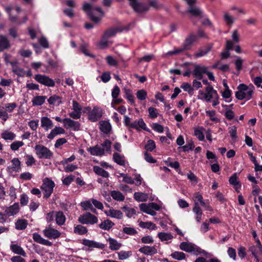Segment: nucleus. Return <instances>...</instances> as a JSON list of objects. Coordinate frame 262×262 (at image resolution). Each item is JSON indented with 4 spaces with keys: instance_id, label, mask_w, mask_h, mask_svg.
Returning <instances> with one entry per match:
<instances>
[{
    "instance_id": "obj_55",
    "label": "nucleus",
    "mask_w": 262,
    "mask_h": 262,
    "mask_svg": "<svg viewBox=\"0 0 262 262\" xmlns=\"http://www.w3.org/2000/svg\"><path fill=\"white\" fill-rule=\"evenodd\" d=\"M210 50L211 47H207L204 49H201L195 53L194 56L196 58L202 57L207 54Z\"/></svg>"
},
{
    "instance_id": "obj_57",
    "label": "nucleus",
    "mask_w": 262,
    "mask_h": 262,
    "mask_svg": "<svg viewBox=\"0 0 262 262\" xmlns=\"http://www.w3.org/2000/svg\"><path fill=\"white\" fill-rule=\"evenodd\" d=\"M9 118V115L5 110V107L0 105V119L6 121Z\"/></svg>"
},
{
    "instance_id": "obj_16",
    "label": "nucleus",
    "mask_w": 262,
    "mask_h": 262,
    "mask_svg": "<svg viewBox=\"0 0 262 262\" xmlns=\"http://www.w3.org/2000/svg\"><path fill=\"white\" fill-rule=\"evenodd\" d=\"M102 116V110L98 107H94L89 113V119L92 122H95Z\"/></svg>"
},
{
    "instance_id": "obj_30",
    "label": "nucleus",
    "mask_w": 262,
    "mask_h": 262,
    "mask_svg": "<svg viewBox=\"0 0 262 262\" xmlns=\"http://www.w3.org/2000/svg\"><path fill=\"white\" fill-rule=\"evenodd\" d=\"M10 249L15 254L21 255L24 257L26 256V253L24 249L20 246L16 244L11 245Z\"/></svg>"
},
{
    "instance_id": "obj_64",
    "label": "nucleus",
    "mask_w": 262,
    "mask_h": 262,
    "mask_svg": "<svg viewBox=\"0 0 262 262\" xmlns=\"http://www.w3.org/2000/svg\"><path fill=\"white\" fill-rule=\"evenodd\" d=\"M123 209L126 213V215L129 217H131L136 213V210L133 208H129L124 207H123Z\"/></svg>"
},
{
    "instance_id": "obj_61",
    "label": "nucleus",
    "mask_w": 262,
    "mask_h": 262,
    "mask_svg": "<svg viewBox=\"0 0 262 262\" xmlns=\"http://www.w3.org/2000/svg\"><path fill=\"white\" fill-rule=\"evenodd\" d=\"M148 111L149 118L154 119L158 117L159 113L157 109L152 107H150L148 108Z\"/></svg>"
},
{
    "instance_id": "obj_39",
    "label": "nucleus",
    "mask_w": 262,
    "mask_h": 262,
    "mask_svg": "<svg viewBox=\"0 0 262 262\" xmlns=\"http://www.w3.org/2000/svg\"><path fill=\"white\" fill-rule=\"evenodd\" d=\"M48 102L50 105H56L57 106L62 103L61 98L56 95L51 96L48 99Z\"/></svg>"
},
{
    "instance_id": "obj_21",
    "label": "nucleus",
    "mask_w": 262,
    "mask_h": 262,
    "mask_svg": "<svg viewBox=\"0 0 262 262\" xmlns=\"http://www.w3.org/2000/svg\"><path fill=\"white\" fill-rule=\"evenodd\" d=\"M249 251L254 257L256 262H259V258L262 257V246H252L249 248Z\"/></svg>"
},
{
    "instance_id": "obj_38",
    "label": "nucleus",
    "mask_w": 262,
    "mask_h": 262,
    "mask_svg": "<svg viewBox=\"0 0 262 262\" xmlns=\"http://www.w3.org/2000/svg\"><path fill=\"white\" fill-rule=\"evenodd\" d=\"M193 200L194 202V205L205 206V202L203 201V196L199 192H196L193 194Z\"/></svg>"
},
{
    "instance_id": "obj_17",
    "label": "nucleus",
    "mask_w": 262,
    "mask_h": 262,
    "mask_svg": "<svg viewBox=\"0 0 262 262\" xmlns=\"http://www.w3.org/2000/svg\"><path fill=\"white\" fill-rule=\"evenodd\" d=\"M158 246L154 245L153 246H144L141 247L139 251L146 255H152L156 254L158 252L157 250Z\"/></svg>"
},
{
    "instance_id": "obj_2",
    "label": "nucleus",
    "mask_w": 262,
    "mask_h": 262,
    "mask_svg": "<svg viewBox=\"0 0 262 262\" xmlns=\"http://www.w3.org/2000/svg\"><path fill=\"white\" fill-rule=\"evenodd\" d=\"M83 10L95 23L100 22L104 15L100 8L99 7L93 8L91 4L88 3L83 4Z\"/></svg>"
},
{
    "instance_id": "obj_10",
    "label": "nucleus",
    "mask_w": 262,
    "mask_h": 262,
    "mask_svg": "<svg viewBox=\"0 0 262 262\" xmlns=\"http://www.w3.org/2000/svg\"><path fill=\"white\" fill-rule=\"evenodd\" d=\"M114 32L113 30H110L106 31L102 39L97 43V47L99 49H104L106 48L110 43L113 42L112 41H110L108 39L111 37L113 36Z\"/></svg>"
},
{
    "instance_id": "obj_5",
    "label": "nucleus",
    "mask_w": 262,
    "mask_h": 262,
    "mask_svg": "<svg viewBox=\"0 0 262 262\" xmlns=\"http://www.w3.org/2000/svg\"><path fill=\"white\" fill-rule=\"evenodd\" d=\"M197 39L198 36L190 34L186 38L182 48L169 51L167 53V54H177L183 52L185 50L189 49L191 47V45L197 40Z\"/></svg>"
},
{
    "instance_id": "obj_15",
    "label": "nucleus",
    "mask_w": 262,
    "mask_h": 262,
    "mask_svg": "<svg viewBox=\"0 0 262 262\" xmlns=\"http://www.w3.org/2000/svg\"><path fill=\"white\" fill-rule=\"evenodd\" d=\"M11 166L7 167V171L9 172H19L21 170V162L17 158H14L11 160Z\"/></svg>"
},
{
    "instance_id": "obj_32",
    "label": "nucleus",
    "mask_w": 262,
    "mask_h": 262,
    "mask_svg": "<svg viewBox=\"0 0 262 262\" xmlns=\"http://www.w3.org/2000/svg\"><path fill=\"white\" fill-rule=\"evenodd\" d=\"M28 224V221L25 219H18L15 223L17 230H23L26 228Z\"/></svg>"
},
{
    "instance_id": "obj_33",
    "label": "nucleus",
    "mask_w": 262,
    "mask_h": 262,
    "mask_svg": "<svg viewBox=\"0 0 262 262\" xmlns=\"http://www.w3.org/2000/svg\"><path fill=\"white\" fill-rule=\"evenodd\" d=\"M80 206L84 210H90L93 212L96 213V209L93 207L91 200L81 202Z\"/></svg>"
},
{
    "instance_id": "obj_3",
    "label": "nucleus",
    "mask_w": 262,
    "mask_h": 262,
    "mask_svg": "<svg viewBox=\"0 0 262 262\" xmlns=\"http://www.w3.org/2000/svg\"><path fill=\"white\" fill-rule=\"evenodd\" d=\"M254 91V87L252 85L248 86L245 84H240L235 93V97L238 100L244 99L248 101L252 98Z\"/></svg>"
},
{
    "instance_id": "obj_60",
    "label": "nucleus",
    "mask_w": 262,
    "mask_h": 262,
    "mask_svg": "<svg viewBox=\"0 0 262 262\" xmlns=\"http://www.w3.org/2000/svg\"><path fill=\"white\" fill-rule=\"evenodd\" d=\"M26 164L28 166H31L35 163L36 160L33 156L27 155L25 156Z\"/></svg>"
},
{
    "instance_id": "obj_63",
    "label": "nucleus",
    "mask_w": 262,
    "mask_h": 262,
    "mask_svg": "<svg viewBox=\"0 0 262 262\" xmlns=\"http://www.w3.org/2000/svg\"><path fill=\"white\" fill-rule=\"evenodd\" d=\"M145 149L148 151H152L156 148L155 142L152 140H149L145 147Z\"/></svg>"
},
{
    "instance_id": "obj_22",
    "label": "nucleus",
    "mask_w": 262,
    "mask_h": 262,
    "mask_svg": "<svg viewBox=\"0 0 262 262\" xmlns=\"http://www.w3.org/2000/svg\"><path fill=\"white\" fill-rule=\"evenodd\" d=\"M65 133L66 131L63 128L60 126H55L48 135L47 138L50 140H52L55 136L64 134Z\"/></svg>"
},
{
    "instance_id": "obj_35",
    "label": "nucleus",
    "mask_w": 262,
    "mask_h": 262,
    "mask_svg": "<svg viewBox=\"0 0 262 262\" xmlns=\"http://www.w3.org/2000/svg\"><path fill=\"white\" fill-rule=\"evenodd\" d=\"M100 130L104 133H108L111 129V125L110 123L106 121H102L99 122Z\"/></svg>"
},
{
    "instance_id": "obj_9",
    "label": "nucleus",
    "mask_w": 262,
    "mask_h": 262,
    "mask_svg": "<svg viewBox=\"0 0 262 262\" xmlns=\"http://www.w3.org/2000/svg\"><path fill=\"white\" fill-rule=\"evenodd\" d=\"M78 222L82 224L93 225L98 222L97 217L90 212H86L80 215Z\"/></svg>"
},
{
    "instance_id": "obj_41",
    "label": "nucleus",
    "mask_w": 262,
    "mask_h": 262,
    "mask_svg": "<svg viewBox=\"0 0 262 262\" xmlns=\"http://www.w3.org/2000/svg\"><path fill=\"white\" fill-rule=\"evenodd\" d=\"M134 196V199L138 202H145L148 199V194L142 192H135Z\"/></svg>"
},
{
    "instance_id": "obj_29",
    "label": "nucleus",
    "mask_w": 262,
    "mask_h": 262,
    "mask_svg": "<svg viewBox=\"0 0 262 262\" xmlns=\"http://www.w3.org/2000/svg\"><path fill=\"white\" fill-rule=\"evenodd\" d=\"M1 137L6 141H13L16 138V135L9 130H4L1 133Z\"/></svg>"
},
{
    "instance_id": "obj_44",
    "label": "nucleus",
    "mask_w": 262,
    "mask_h": 262,
    "mask_svg": "<svg viewBox=\"0 0 262 262\" xmlns=\"http://www.w3.org/2000/svg\"><path fill=\"white\" fill-rule=\"evenodd\" d=\"M212 68L217 69L223 72H226L229 70V66L226 64H223L220 61H216L213 66Z\"/></svg>"
},
{
    "instance_id": "obj_37",
    "label": "nucleus",
    "mask_w": 262,
    "mask_h": 262,
    "mask_svg": "<svg viewBox=\"0 0 262 262\" xmlns=\"http://www.w3.org/2000/svg\"><path fill=\"white\" fill-rule=\"evenodd\" d=\"M55 221L57 224L62 225L66 221V217L62 212H56Z\"/></svg>"
},
{
    "instance_id": "obj_62",
    "label": "nucleus",
    "mask_w": 262,
    "mask_h": 262,
    "mask_svg": "<svg viewBox=\"0 0 262 262\" xmlns=\"http://www.w3.org/2000/svg\"><path fill=\"white\" fill-rule=\"evenodd\" d=\"M38 120H32L28 122L30 128L33 131H36L38 126Z\"/></svg>"
},
{
    "instance_id": "obj_56",
    "label": "nucleus",
    "mask_w": 262,
    "mask_h": 262,
    "mask_svg": "<svg viewBox=\"0 0 262 262\" xmlns=\"http://www.w3.org/2000/svg\"><path fill=\"white\" fill-rule=\"evenodd\" d=\"M181 88L185 92H187L189 94H192L193 91V88H192L190 84L186 82L183 83Z\"/></svg>"
},
{
    "instance_id": "obj_36",
    "label": "nucleus",
    "mask_w": 262,
    "mask_h": 262,
    "mask_svg": "<svg viewBox=\"0 0 262 262\" xmlns=\"http://www.w3.org/2000/svg\"><path fill=\"white\" fill-rule=\"evenodd\" d=\"M118 172L120 174V176H118L119 181L124 182L128 184L134 183V181L131 177H127L126 174H124L123 173L120 172V171H118Z\"/></svg>"
},
{
    "instance_id": "obj_23",
    "label": "nucleus",
    "mask_w": 262,
    "mask_h": 262,
    "mask_svg": "<svg viewBox=\"0 0 262 262\" xmlns=\"http://www.w3.org/2000/svg\"><path fill=\"white\" fill-rule=\"evenodd\" d=\"M19 210V206L18 203H15L12 205L8 207L5 209V213L8 216H14L16 215Z\"/></svg>"
},
{
    "instance_id": "obj_34",
    "label": "nucleus",
    "mask_w": 262,
    "mask_h": 262,
    "mask_svg": "<svg viewBox=\"0 0 262 262\" xmlns=\"http://www.w3.org/2000/svg\"><path fill=\"white\" fill-rule=\"evenodd\" d=\"M46 99V96H37L32 99V104L34 106L41 105L45 102Z\"/></svg>"
},
{
    "instance_id": "obj_18",
    "label": "nucleus",
    "mask_w": 262,
    "mask_h": 262,
    "mask_svg": "<svg viewBox=\"0 0 262 262\" xmlns=\"http://www.w3.org/2000/svg\"><path fill=\"white\" fill-rule=\"evenodd\" d=\"M53 122L48 117H42L40 119V126L43 128L45 131H48L53 127Z\"/></svg>"
},
{
    "instance_id": "obj_51",
    "label": "nucleus",
    "mask_w": 262,
    "mask_h": 262,
    "mask_svg": "<svg viewBox=\"0 0 262 262\" xmlns=\"http://www.w3.org/2000/svg\"><path fill=\"white\" fill-rule=\"evenodd\" d=\"M171 256L177 260H181L185 258V254L179 251H175L171 254Z\"/></svg>"
},
{
    "instance_id": "obj_42",
    "label": "nucleus",
    "mask_w": 262,
    "mask_h": 262,
    "mask_svg": "<svg viewBox=\"0 0 262 262\" xmlns=\"http://www.w3.org/2000/svg\"><path fill=\"white\" fill-rule=\"evenodd\" d=\"M93 171L96 174L101 176L104 178H107L109 176V174L107 171L98 166H94L93 167Z\"/></svg>"
},
{
    "instance_id": "obj_4",
    "label": "nucleus",
    "mask_w": 262,
    "mask_h": 262,
    "mask_svg": "<svg viewBox=\"0 0 262 262\" xmlns=\"http://www.w3.org/2000/svg\"><path fill=\"white\" fill-rule=\"evenodd\" d=\"M34 151L39 159H51L53 156V152L41 144L36 145Z\"/></svg>"
},
{
    "instance_id": "obj_28",
    "label": "nucleus",
    "mask_w": 262,
    "mask_h": 262,
    "mask_svg": "<svg viewBox=\"0 0 262 262\" xmlns=\"http://www.w3.org/2000/svg\"><path fill=\"white\" fill-rule=\"evenodd\" d=\"M82 244L90 248H98L99 249H103L104 247V245L102 244L89 239L83 240Z\"/></svg>"
},
{
    "instance_id": "obj_20",
    "label": "nucleus",
    "mask_w": 262,
    "mask_h": 262,
    "mask_svg": "<svg viewBox=\"0 0 262 262\" xmlns=\"http://www.w3.org/2000/svg\"><path fill=\"white\" fill-rule=\"evenodd\" d=\"M116 163L122 166L123 171H125L128 166V162L125 160L124 155L116 153Z\"/></svg>"
},
{
    "instance_id": "obj_48",
    "label": "nucleus",
    "mask_w": 262,
    "mask_h": 262,
    "mask_svg": "<svg viewBox=\"0 0 262 262\" xmlns=\"http://www.w3.org/2000/svg\"><path fill=\"white\" fill-rule=\"evenodd\" d=\"M139 226L142 228H147L155 230L156 228V225L151 222H140Z\"/></svg>"
},
{
    "instance_id": "obj_7",
    "label": "nucleus",
    "mask_w": 262,
    "mask_h": 262,
    "mask_svg": "<svg viewBox=\"0 0 262 262\" xmlns=\"http://www.w3.org/2000/svg\"><path fill=\"white\" fill-rule=\"evenodd\" d=\"M55 186L54 182L49 178H45L43 180V183L41 188L45 192L44 196L48 198L50 196L53 191V188Z\"/></svg>"
},
{
    "instance_id": "obj_31",
    "label": "nucleus",
    "mask_w": 262,
    "mask_h": 262,
    "mask_svg": "<svg viewBox=\"0 0 262 262\" xmlns=\"http://www.w3.org/2000/svg\"><path fill=\"white\" fill-rule=\"evenodd\" d=\"M223 17L226 24L230 26L233 25L235 20V18L227 11L224 12Z\"/></svg>"
},
{
    "instance_id": "obj_12",
    "label": "nucleus",
    "mask_w": 262,
    "mask_h": 262,
    "mask_svg": "<svg viewBox=\"0 0 262 262\" xmlns=\"http://www.w3.org/2000/svg\"><path fill=\"white\" fill-rule=\"evenodd\" d=\"M72 110L73 111L69 113V116L74 119H79L81 116L82 107L75 100L72 101Z\"/></svg>"
},
{
    "instance_id": "obj_43",
    "label": "nucleus",
    "mask_w": 262,
    "mask_h": 262,
    "mask_svg": "<svg viewBox=\"0 0 262 262\" xmlns=\"http://www.w3.org/2000/svg\"><path fill=\"white\" fill-rule=\"evenodd\" d=\"M117 255L119 260H125L132 255V252L131 251L121 250L117 253Z\"/></svg>"
},
{
    "instance_id": "obj_49",
    "label": "nucleus",
    "mask_w": 262,
    "mask_h": 262,
    "mask_svg": "<svg viewBox=\"0 0 262 262\" xmlns=\"http://www.w3.org/2000/svg\"><path fill=\"white\" fill-rule=\"evenodd\" d=\"M189 12L192 15L196 16H200L202 14V11L200 9L192 5L189 6Z\"/></svg>"
},
{
    "instance_id": "obj_59",
    "label": "nucleus",
    "mask_w": 262,
    "mask_h": 262,
    "mask_svg": "<svg viewBox=\"0 0 262 262\" xmlns=\"http://www.w3.org/2000/svg\"><path fill=\"white\" fill-rule=\"evenodd\" d=\"M63 165L64 170L66 172H72L74 170H75L78 168V166L76 165H75L73 164H67Z\"/></svg>"
},
{
    "instance_id": "obj_14",
    "label": "nucleus",
    "mask_w": 262,
    "mask_h": 262,
    "mask_svg": "<svg viewBox=\"0 0 262 262\" xmlns=\"http://www.w3.org/2000/svg\"><path fill=\"white\" fill-rule=\"evenodd\" d=\"M42 233L45 237L49 239H56L61 235L58 230L52 228L50 226L45 229Z\"/></svg>"
},
{
    "instance_id": "obj_25",
    "label": "nucleus",
    "mask_w": 262,
    "mask_h": 262,
    "mask_svg": "<svg viewBox=\"0 0 262 262\" xmlns=\"http://www.w3.org/2000/svg\"><path fill=\"white\" fill-rule=\"evenodd\" d=\"M32 237L33 240L37 243L48 246H51L52 245V243L51 242L43 238L37 233H33Z\"/></svg>"
},
{
    "instance_id": "obj_24",
    "label": "nucleus",
    "mask_w": 262,
    "mask_h": 262,
    "mask_svg": "<svg viewBox=\"0 0 262 262\" xmlns=\"http://www.w3.org/2000/svg\"><path fill=\"white\" fill-rule=\"evenodd\" d=\"M180 248L181 250L185 251L187 252H195L197 247L192 243L188 242H182L180 245Z\"/></svg>"
},
{
    "instance_id": "obj_50",
    "label": "nucleus",
    "mask_w": 262,
    "mask_h": 262,
    "mask_svg": "<svg viewBox=\"0 0 262 262\" xmlns=\"http://www.w3.org/2000/svg\"><path fill=\"white\" fill-rule=\"evenodd\" d=\"M114 225V223L109 220H106L99 225V227L103 230H109Z\"/></svg>"
},
{
    "instance_id": "obj_26",
    "label": "nucleus",
    "mask_w": 262,
    "mask_h": 262,
    "mask_svg": "<svg viewBox=\"0 0 262 262\" xmlns=\"http://www.w3.org/2000/svg\"><path fill=\"white\" fill-rule=\"evenodd\" d=\"M207 70L206 67L196 66L194 68L193 75L198 79H201L203 78V74L206 73Z\"/></svg>"
},
{
    "instance_id": "obj_58",
    "label": "nucleus",
    "mask_w": 262,
    "mask_h": 262,
    "mask_svg": "<svg viewBox=\"0 0 262 262\" xmlns=\"http://www.w3.org/2000/svg\"><path fill=\"white\" fill-rule=\"evenodd\" d=\"M194 147L193 142L192 140H189L187 142V144L183 146L182 148L184 152L192 150Z\"/></svg>"
},
{
    "instance_id": "obj_19",
    "label": "nucleus",
    "mask_w": 262,
    "mask_h": 262,
    "mask_svg": "<svg viewBox=\"0 0 262 262\" xmlns=\"http://www.w3.org/2000/svg\"><path fill=\"white\" fill-rule=\"evenodd\" d=\"M229 182L232 185L236 192H239L241 189V184L237 179V173H233L229 179Z\"/></svg>"
},
{
    "instance_id": "obj_47",
    "label": "nucleus",
    "mask_w": 262,
    "mask_h": 262,
    "mask_svg": "<svg viewBox=\"0 0 262 262\" xmlns=\"http://www.w3.org/2000/svg\"><path fill=\"white\" fill-rule=\"evenodd\" d=\"M6 10L9 13L10 19L12 21H15L16 20V17L12 15V11H16L17 13H19L20 11L19 7H17L15 9H13L11 7H7L6 8Z\"/></svg>"
},
{
    "instance_id": "obj_40",
    "label": "nucleus",
    "mask_w": 262,
    "mask_h": 262,
    "mask_svg": "<svg viewBox=\"0 0 262 262\" xmlns=\"http://www.w3.org/2000/svg\"><path fill=\"white\" fill-rule=\"evenodd\" d=\"M9 47V42L7 38L3 35H0V52Z\"/></svg>"
},
{
    "instance_id": "obj_46",
    "label": "nucleus",
    "mask_w": 262,
    "mask_h": 262,
    "mask_svg": "<svg viewBox=\"0 0 262 262\" xmlns=\"http://www.w3.org/2000/svg\"><path fill=\"white\" fill-rule=\"evenodd\" d=\"M74 232L76 234L83 235L88 232V230L86 227L81 225H78L74 227Z\"/></svg>"
},
{
    "instance_id": "obj_6",
    "label": "nucleus",
    "mask_w": 262,
    "mask_h": 262,
    "mask_svg": "<svg viewBox=\"0 0 262 262\" xmlns=\"http://www.w3.org/2000/svg\"><path fill=\"white\" fill-rule=\"evenodd\" d=\"M139 207L143 212L155 216L157 214L156 211H159L161 208L162 206L155 203H149L141 204Z\"/></svg>"
},
{
    "instance_id": "obj_27",
    "label": "nucleus",
    "mask_w": 262,
    "mask_h": 262,
    "mask_svg": "<svg viewBox=\"0 0 262 262\" xmlns=\"http://www.w3.org/2000/svg\"><path fill=\"white\" fill-rule=\"evenodd\" d=\"M88 150L92 155L101 156L104 154V148L100 145H96L94 147H90Z\"/></svg>"
},
{
    "instance_id": "obj_11",
    "label": "nucleus",
    "mask_w": 262,
    "mask_h": 262,
    "mask_svg": "<svg viewBox=\"0 0 262 262\" xmlns=\"http://www.w3.org/2000/svg\"><path fill=\"white\" fill-rule=\"evenodd\" d=\"M34 79L38 83L47 86L53 87L55 86L54 81L46 75L37 74L35 75Z\"/></svg>"
},
{
    "instance_id": "obj_13",
    "label": "nucleus",
    "mask_w": 262,
    "mask_h": 262,
    "mask_svg": "<svg viewBox=\"0 0 262 262\" xmlns=\"http://www.w3.org/2000/svg\"><path fill=\"white\" fill-rule=\"evenodd\" d=\"M63 124L64 127L67 129H72L74 131H78L80 129V124L79 122L69 118L63 119Z\"/></svg>"
},
{
    "instance_id": "obj_52",
    "label": "nucleus",
    "mask_w": 262,
    "mask_h": 262,
    "mask_svg": "<svg viewBox=\"0 0 262 262\" xmlns=\"http://www.w3.org/2000/svg\"><path fill=\"white\" fill-rule=\"evenodd\" d=\"M158 237L162 241H168L172 238V235L170 233L161 232L158 234Z\"/></svg>"
},
{
    "instance_id": "obj_45",
    "label": "nucleus",
    "mask_w": 262,
    "mask_h": 262,
    "mask_svg": "<svg viewBox=\"0 0 262 262\" xmlns=\"http://www.w3.org/2000/svg\"><path fill=\"white\" fill-rule=\"evenodd\" d=\"M25 145V143L22 141L16 140L13 141L10 145V149L12 151L17 150L20 147H21Z\"/></svg>"
},
{
    "instance_id": "obj_1",
    "label": "nucleus",
    "mask_w": 262,
    "mask_h": 262,
    "mask_svg": "<svg viewBox=\"0 0 262 262\" xmlns=\"http://www.w3.org/2000/svg\"><path fill=\"white\" fill-rule=\"evenodd\" d=\"M198 99L205 100L208 102H212L213 106H215L220 103L219 95L217 91L210 85L205 88V92L202 90L199 91Z\"/></svg>"
},
{
    "instance_id": "obj_53",
    "label": "nucleus",
    "mask_w": 262,
    "mask_h": 262,
    "mask_svg": "<svg viewBox=\"0 0 262 262\" xmlns=\"http://www.w3.org/2000/svg\"><path fill=\"white\" fill-rule=\"evenodd\" d=\"M147 92L143 89L138 91L136 93L137 98L140 100H144L147 97Z\"/></svg>"
},
{
    "instance_id": "obj_8",
    "label": "nucleus",
    "mask_w": 262,
    "mask_h": 262,
    "mask_svg": "<svg viewBox=\"0 0 262 262\" xmlns=\"http://www.w3.org/2000/svg\"><path fill=\"white\" fill-rule=\"evenodd\" d=\"M129 5L134 10L138 13H143L149 10V6L140 0H128Z\"/></svg>"
},
{
    "instance_id": "obj_54",
    "label": "nucleus",
    "mask_w": 262,
    "mask_h": 262,
    "mask_svg": "<svg viewBox=\"0 0 262 262\" xmlns=\"http://www.w3.org/2000/svg\"><path fill=\"white\" fill-rule=\"evenodd\" d=\"M11 64L12 65V71L14 73L21 76L24 75L25 72L22 69L18 67L13 62H11Z\"/></svg>"
}]
</instances>
